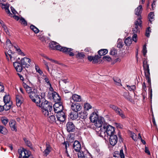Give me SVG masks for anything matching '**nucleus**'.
I'll use <instances>...</instances> for the list:
<instances>
[{
	"label": "nucleus",
	"mask_w": 158,
	"mask_h": 158,
	"mask_svg": "<svg viewBox=\"0 0 158 158\" xmlns=\"http://www.w3.org/2000/svg\"><path fill=\"white\" fill-rule=\"evenodd\" d=\"M29 96L31 101L41 108V111L45 116H48L51 114L52 110V104L44 99H41L37 89H33L32 91L29 94Z\"/></svg>",
	"instance_id": "1"
},
{
	"label": "nucleus",
	"mask_w": 158,
	"mask_h": 158,
	"mask_svg": "<svg viewBox=\"0 0 158 158\" xmlns=\"http://www.w3.org/2000/svg\"><path fill=\"white\" fill-rule=\"evenodd\" d=\"M115 128L112 126L107 125V124L104 125L102 128L99 130L98 132L100 136L102 137L114 135L115 133Z\"/></svg>",
	"instance_id": "2"
},
{
	"label": "nucleus",
	"mask_w": 158,
	"mask_h": 158,
	"mask_svg": "<svg viewBox=\"0 0 158 158\" xmlns=\"http://www.w3.org/2000/svg\"><path fill=\"white\" fill-rule=\"evenodd\" d=\"M134 27L132 29L133 33H139L140 32V29L142 28V21L141 18L139 17L135 21L134 23Z\"/></svg>",
	"instance_id": "3"
},
{
	"label": "nucleus",
	"mask_w": 158,
	"mask_h": 158,
	"mask_svg": "<svg viewBox=\"0 0 158 158\" xmlns=\"http://www.w3.org/2000/svg\"><path fill=\"white\" fill-rule=\"evenodd\" d=\"M53 108L55 112L56 113L62 111L63 107L62 102L55 103L53 106Z\"/></svg>",
	"instance_id": "4"
},
{
	"label": "nucleus",
	"mask_w": 158,
	"mask_h": 158,
	"mask_svg": "<svg viewBox=\"0 0 158 158\" xmlns=\"http://www.w3.org/2000/svg\"><path fill=\"white\" fill-rule=\"evenodd\" d=\"M23 67L28 68L31 64V60L26 57H24L21 59L20 62Z\"/></svg>",
	"instance_id": "5"
},
{
	"label": "nucleus",
	"mask_w": 158,
	"mask_h": 158,
	"mask_svg": "<svg viewBox=\"0 0 158 158\" xmlns=\"http://www.w3.org/2000/svg\"><path fill=\"white\" fill-rule=\"evenodd\" d=\"M81 108L82 107L81 104L77 102L75 103L72 102V105H71V109L74 112H77L78 111L81 110Z\"/></svg>",
	"instance_id": "6"
},
{
	"label": "nucleus",
	"mask_w": 158,
	"mask_h": 158,
	"mask_svg": "<svg viewBox=\"0 0 158 158\" xmlns=\"http://www.w3.org/2000/svg\"><path fill=\"white\" fill-rule=\"evenodd\" d=\"M105 122V120L104 118L102 117H100L95 122V126L98 128H102V127L104 125H106L104 124Z\"/></svg>",
	"instance_id": "7"
},
{
	"label": "nucleus",
	"mask_w": 158,
	"mask_h": 158,
	"mask_svg": "<svg viewBox=\"0 0 158 158\" xmlns=\"http://www.w3.org/2000/svg\"><path fill=\"white\" fill-rule=\"evenodd\" d=\"M109 142L111 145L114 146L118 142V139L116 134L109 136Z\"/></svg>",
	"instance_id": "8"
},
{
	"label": "nucleus",
	"mask_w": 158,
	"mask_h": 158,
	"mask_svg": "<svg viewBox=\"0 0 158 158\" xmlns=\"http://www.w3.org/2000/svg\"><path fill=\"white\" fill-rule=\"evenodd\" d=\"M56 117L58 120L61 122H64L66 118L65 114L63 111L57 113Z\"/></svg>",
	"instance_id": "9"
},
{
	"label": "nucleus",
	"mask_w": 158,
	"mask_h": 158,
	"mask_svg": "<svg viewBox=\"0 0 158 158\" xmlns=\"http://www.w3.org/2000/svg\"><path fill=\"white\" fill-rule=\"evenodd\" d=\"M13 64L17 72H20L22 71L23 69V66L20 62H19L18 61H17L14 63Z\"/></svg>",
	"instance_id": "10"
},
{
	"label": "nucleus",
	"mask_w": 158,
	"mask_h": 158,
	"mask_svg": "<svg viewBox=\"0 0 158 158\" xmlns=\"http://www.w3.org/2000/svg\"><path fill=\"white\" fill-rule=\"evenodd\" d=\"M73 148L76 152L81 150V146L80 142L77 140L75 141L73 144Z\"/></svg>",
	"instance_id": "11"
},
{
	"label": "nucleus",
	"mask_w": 158,
	"mask_h": 158,
	"mask_svg": "<svg viewBox=\"0 0 158 158\" xmlns=\"http://www.w3.org/2000/svg\"><path fill=\"white\" fill-rule=\"evenodd\" d=\"M52 98L55 103L61 102V98L59 95L56 92L53 91L52 93Z\"/></svg>",
	"instance_id": "12"
},
{
	"label": "nucleus",
	"mask_w": 158,
	"mask_h": 158,
	"mask_svg": "<svg viewBox=\"0 0 158 158\" xmlns=\"http://www.w3.org/2000/svg\"><path fill=\"white\" fill-rule=\"evenodd\" d=\"M72 94V98H70L71 103H72V101L76 102H80L81 101V97L80 96L78 95L77 94Z\"/></svg>",
	"instance_id": "13"
},
{
	"label": "nucleus",
	"mask_w": 158,
	"mask_h": 158,
	"mask_svg": "<svg viewBox=\"0 0 158 158\" xmlns=\"http://www.w3.org/2000/svg\"><path fill=\"white\" fill-rule=\"evenodd\" d=\"M87 113L85 111H81L78 113V118L81 120L85 119L87 115Z\"/></svg>",
	"instance_id": "14"
},
{
	"label": "nucleus",
	"mask_w": 158,
	"mask_h": 158,
	"mask_svg": "<svg viewBox=\"0 0 158 158\" xmlns=\"http://www.w3.org/2000/svg\"><path fill=\"white\" fill-rule=\"evenodd\" d=\"M99 118L96 113H93L89 117V118L91 122L94 123H95Z\"/></svg>",
	"instance_id": "15"
},
{
	"label": "nucleus",
	"mask_w": 158,
	"mask_h": 158,
	"mask_svg": "<svg viewBox=\"0 0 158 158\" xmlns=\"http://www.w3.org/2000/svg\"><path fill=\"white\" fill-rule=\"evenodd\" d=\"M46 148L44 151L43 152L44 153V156H47L51 152L52 148L50 145L47 143L46 144Z\"/></svg>",
	"instance_id": "16"
},
{
	"label": "nucleus",
	"mask_w": 158,
	"mask_h": 158,
	"mask_svg": "<svg viewBox=\"0 0 158 158\" xmlns=\"http://www.w3.org/2000/svg\"><path fill=\"white\" fill-rule=\"evenodd\" d=\"M142 5H139L135 10V14L136 15L139 16V17L141 18V14L142 13Z\"/></svg>",
	"instance_id": "17"
},
{
	"label": "nucleus",
	"mask_w": 158,
	"mask_h": 158,
	"mask_svg": "<svg viewBox=\"0 0 158 158\" xmlns=\"http://www.w3.org/2000/svg\"><path fill=\"white\" fill-rule=\"evenodd\" d=\"M22 98L20 95H17L16 97V105L18 106H20L22 103Z\"/></svg>",
	"instance_id": "18"
},
{
	"label": "nucleus",
	"mask_w": 158,
	"mask_h": 158,
	"mask_svg": "<svg viewBox=\"0 0 158 158\" xmlns=\"http://www.w3.org/2000/svg\"><path fill=\"white\" fill-rule=\"evenodd\" d=\"M70 118L73 120H75L78 118V113L77 112L71 111L70 113Z\"/></svg>",
	"instance_id": "19"
},
{
	"label": "nucleus",
	"mask_w": 158,
	"mask_h": 158,
	"mask_svg": "<svg viewBox=\"0 0 158 158\" xmlns=\"http://www.w3.org/2000/svg\"><path fill=\"white\" fill-rule=\"evenodd\" d=\"M77 154L78 158H88L87 156H86V154H85V151H83L82 150L78 152Z\"/></svg>",
	"instance_id": "20"
},
{
	"label": "nucleus",
	"mask_w": 158,
	"mask_h": 158,
	"mask_svg": "<svg viewBox=\"0 0 158 158\" xmlns=\"http://www.w3.org/2000/svg\"><path fill=\"white\" fill-rule=\"evenodd\" d=\"M23 85L28 94L31 92L32 91L33 89H35L34 88L32 89L31 87L28 86L24 82L23 83Z\"/></svg>",
	"instance_id": "21"
},
{
	"label": "nucleus",
	"mask_w": 158,
	"mask_h": 158,
	"mask_svg": "<svg viewBox=\"0 0 158 158\" xmlns=\"http://www.w3.org/2000/svg\"><path fill=\"white\" fill-rule=\"evenodd\" d=\"M16 122L14 120H11L10 121L9 125L12 131H16L17 129L15 126Z\"/></svg>",
	"instance_id": "22"
},
{
	"label": "nucleus",
	"mask_w": 158,
	"mask_h": 158,
	"mask_svg": "<svg viewBox=\"0 0 158 158\" xmlns=\"http://www.w3.org/2000/svg\"><path fill=\"white\" fill-rule=\"evenodd\" d=\"M123 96L127 100L131 101L132 99L131 97L129 95V93L128 92H124L123 93Z\"/></svg>",
	"instance_id": "23"
},
{
	"label": "nucleus",
	"mask_w": 158,
	"mask_h": 158,
	"mask_svg": "<svg viewBox=\"0 0 158 158\" xmlns=\"http://www.w3.org/2000/svg\"><path fill=\"white\" fill-rule=\"evenodd\" d=\"M146 79L149 85V89H150V98H152V90L151 88V80L150 77H146Z\"/></svg>",
	"instance_id": "24"
},
{
	"label": "nucleus",
	"mask_w": 158,
	"mask_h": 158,
	"mask_svg": "<svg viewBox=\"0 0 158 158\" xmlns=\"http://www.w3.org/2000/svg\"><path fill=\"white\" fill-rule=\"evenodd\" d=\"M12 102H9L5 103V105L3 106L4 110L7 111L10 110Z\"/></svg>",
	"instance_id": "25"
},
{
	"label": "nucleus",
	"mask_w": 158,
	"mask_h": 158,
	"mask_svg": "<svg viewBox=\"0 0 158 158\" xmlns=\"http://www.w3.org/2000/svg\"><path fill=\"white\" fill-rule=\"evenodd\" d=\"M107 52L108 50L106 49H101L98 51V54L101 56L106 55Z\"/></svg>",
	"instance_id": "26"
},
{
	"label": "nucleus",
	"mask_w": 158,
	"mask_h": 158,
	"mask_svg": "<svg viewBox=\"0 0 158 158\" xmlns=\"http://www.w3.org/2000/svg\"><path fill=\"white\" fill-rule=\"evenodd\" d=\"M23 139L27 145L28 147H30L31 149L33 150V148L32 147V144L31 142L25 138H24Z\"/></svg>",
	"instance_id": "27"
},
{
	"label": "nucleus",
	"mask_w": 158,
	"mask_h": 158,
	"mask_svg": "<svg viewBox=\"0 0 158 158\" xmlns=\"http://www.w3.org/2000/svg\"><path fill=\"white\" fill-rule=\"evenodd\" d=\"M143 67L144 70L149 69V64L145 58L144 59L143 61Z\"/></svg>",
	"instance_id": "28"
},
{
	"label": "nucleus",
	"mask_w": 158,
	"mask_h": 158,
	"mask_svg": "<svg viewBox=\"0 0 158 158\" xmlns=\"http://www.w3.org/2000/svg\"><path fill=\"white\" fill-rule=\"evenodd\" d=\"M124 43L126 46H130L132 43L131 37H129L127 38L124 41Z\"/></svg>",
	"instance_id": "29"
},
{
	"label": "nucleus",
	"mask_w": 158,
	"mask_h": 158,
	"mask_svg": "<svg viewBox=\"0 0 158 158\" xmlns=\"http://www.w3.org/2000/svg\"><path fill=\"white\" fill-rule=\"evenodd\" d=\"M149 20L152 23V22L154 20V14L153 12H150L148 15Z\"/></svg>",
	"instance_id": "30"
},
{
	"label": "nucleus",
	"mask_w": 158,
	"mask_h": 158,
	"mask_svg": "<svg viewBox=\"0 0 158 158\" xmlns=\"http://www.w3.org/2000/svg\"><path fill=\"white\" fill-rule=\"evenodd\" d=\"M57 44L58 43L55 41H53L50 42L49 44L50 48L52 50H55V47Z\"/></svg>",
	"instance_id": "31"
},
{
	"label": "nucleus",
	"mask_w": 158,
	"mask_h": 158,
	"mask_svg": "<svg viewBox=\"0 0 158 158\" xmlns=\"http://www.w3.org/2000/svg\"><path fill=\"white\" fill-rule=\"evenodd\" d=\"M7 132V130L5 127L0 125V133L3 134H6Z\"/></svg>",
	"instance_id": "32"
},
{
	"label": "nucleus",
	"mask_w": 158,
	"mask_h": 158,
	"mask_svg": "<svg viewBox=\"0 0 158 158\" xmlns=\"http://www.w3.org/2000/svg\"><path fill=\"white\" fill-rule=\"evenodd\" d=\"M117 47L119 48H122L123 46V43L121 39H118L117 42Z\"/></svg>",
	"instance_id": "33"
},
{
	"label": "nucleus",
	"mask_w": 158,
	"mask_h": 158,
	"mask_svg": "<svg viewBox=\"0 0 158 158\" xmlns=\"http://www.w3.org/2000/svg\"><path fill=\"white\" fill-rule=\"evenodd\" d=\"M30 28L35 33H37L39 32L38 29L33 25H31Z\"/></svg>",
	"instance_id": "34"
},
{
	"label": "nucleus",
	"mask_w": 158,
	"mask_h": 158,
	"mask_svg": "<svg viewBox=\"0 0 158 158\" xmlns=\"http://www.w3.org/2000/svg\"><path fill=\"white\" fill-rule=\"evenodd\" d=\"M63 144L65 146V148L66 149L65 152L67 154V156H69V155L68 153V151L67 150V148L68 147H68L69 146V143L68 141H64V142L63 143Z\"/></svg>",
	"instance_id": "35"
},
{
	"label": "nucleus",
	"mask_w": 158,
	"mask_h": 158,
	"mask_svg": "<svg viewBox=\"0 0 158 158\" xmlns=\"http://www.w3.org/2000/svg\"><path fill=\"white\" fill-rule=\"evenodd\" d=\"M3 101L4 103L12 102L10 101V97L9 96L5 95L3 98Z\"/></svg>",
	"instance_id": "36"
},
{
	"label": "nucleus",
	"mask_w": 158,
	"mask_h": 158,
	"mask_svg": "<svg viewBox=\"0 0 158 158\" xmlns=\"http://www.w3.org/2000/svg\"><path fill=\"white\" fill-rule=\"evenodd\" d=\"M119 111L117 113V114L119 115V116H120L122 118H125L126 117V116L124 114L123 111L122 110L120 109V110H119Z\"/></svg>",
	"instance_id": "37"
},
{
	"label": "nucleus",
	"mask_w": 158,
	"mask_h": 158,
	"mask_svg": "<svg viewBox=\"0 0 158 158\" xmlns=\"http://www.w3.org/2000/svg\"><path fill=\"white\" fill-rule=\"evenodd\" d=\"M20 21L21 23L24 26H25L27 25V23L25 19L22 17L20 19Z\"/></svg>",
	"instance_id": "38"
},
{
	"label": "nucleus",
	"mask_w": 158,
	"mask_h": 158,
	"mask_svg": "<svg viewBox=\"0 0 158 158\" xmlns=\"http://www.w3.org/2000/svg\"><path fill=\"white\" fill-rule=\"evenodd\" d=\"M113 80L115 82H116V84L118 86L122 85L121 84V80L118 78H113Z\"/></svg>",
	"instance_id": "39"
},
{
	"label": "nucleus",
	"mask_w": 158,
	"mask_h": 158,
	"mask_svg": "<svg viewBox=\"0 0 158 158\" xmlns=\"http://www.w3.org/2000/svg\"><path fill=\"white\" fill-rule=\"evenodd\" d=\"M75 130L74 125L72 122H70V132H74Z\"/></svg>",
	"instance_id": "40"
},
{
	"label": "nucleus",
	"mask_w": 158,
	"mask_h": 158,
	"mask_svg": "<svg viewBox=\"0 0 158 158\" xmlns=\"http://www.w3.org/2000/svg\"><path fill=\"white\" fill-rule=\"evenodd\" d=\"M91 108L92 106L89 103H87L84 104V108L85 110H88Z\"/></svg>",
	"instance_id": "41"
},
{
	"label": "nucleus",
	"mask_w": 158,
	"mask_h": 158,
	"mask_svg": "<svg viewBox=\"0 0 158 158\" xmlns=\"http://www.w3.org/2000/svg\"><path fill=\"white\" fill-rule=\"evenodd\" d=\"M146 46L147 45L146 44L144 45L143 46V49L142 50L143 55L144 56H145L146 53H147Z\"/></svg>",
	"instance_id": "42"
},
{
	"label": "nucleus",
	"mask_w": 158,
	"mask_h": 158,
	"mask_svg": "<svg viewBox=\"0 0 158 158\" xmlns=\"http://www.w3.org/2000/svg\"><path fill=\"white\" fill-rule=\"evenodd\" d=\"M85 56L84 53L83 52H79L76 56L77 58H84Z\"/></svg>",
	"instance_id": "43"
},
{
	"label": "nucleus",
	"mask_w": 158,
	"mask_h": 158,
	"mask_svg": "<svg viewBox=\"0 0 158 158\" xmlns=\"http://www.w3.org/2000/svg\"><path fill=\"white\" fill-rule=\"evenodd\" d=\"M24 156L23 157V158H26V157H27L28 156H30V152L29 151L26 150L25 149H24Z\"/></svg>",
	"instance_id": "44"
},
{
	"label": "nucleus",
	"mask_w": 158,
	"mask_h": 158,
	"mask_svg": "<svg viewBox=\"0 0 158 158\" xmlns=\"http://www.w3.org/2000/svg\"><path fill=\"white\" fill-rule=\"evenodd\" d=\"M150 27H148L146 29L145 33V35L148 37L150 36V33L151 32V31L150 30Z\"/></svg>",
	"instance_id": "45"
},
{
	"label": "nucleus",
	"mask_w": 158,
	"mask_h": 158,
	"mask_svg": "<svg viewBox=\"0 0 158 158\" xmlns=\"http://www.w3.org/2000/svg\"><path fill=\"white\" fill-rule=\"evenodd\" d=\"M100 57H99L98 55L95 56L94 57V58L93 59L92 61L93 63L94 64L97 63L98 62V59L100 58Z\"/></svg>",
	"instance_id": "46"
},
{
	"label": "nucleus",
	"mask_w": 158,
	"mask_h": 158,
	"mask_svg": "<svg viewBox=\"0 0 158 158\" xmlns=\"http://www.w3.org/2000/svg\"><path fill=\"white\" fill-rule=\"evenodd\" d=\"M127 86L128 88V89L130 91H134L136 89V87L135 85L130 86L128 85H127Z\"/></svg>",
	"instance_id": "47"
},
{
	"label": "nucleus",
	"mask_w": 158,
	"mask_h": 158,
	"mask_svg": "<svg viewBox=\"0 0 158 158\" xmlns=\"http://www.w3.org/2000/svg\"><path fill=\"white\" fill-rule=\"evenodd\" d=\"M145 77H150L149 69L144 70Z\"/></svg>",
	"instance_id": "48"
},
{
	"label": "nucleus",
	"mask_w": 158,
	"mask_h": 158,
	"mask_svg": "<svg viewBox=\"0 0 158 158\" xmlns=\"http://www.w3.org/2000/svg\"><path fill=\"white\" fill-rule=\"evenodd\" d=\"M35 69L36 70V71L40 75L42 74L43 73V72L41 70H40L38 67V66L35 65Z\"/></svg>",
	"instance_id": "49"
},
{
	"label": "nucleus",
	"mask_w": 158,
	"mask_h": 158,
	"mask_svg": "<svg viewBox=\"0 0 158 158\" xmlns=\"http://www.w3.org/2000/svg\"><path fill=\"white\" fill-rule=\"evenodd\" d=\"M131 137L135 141L137 140V136L134 133L131 134Z\"/></svg>",
	"instance_id": "50"
},
{
	"label": "nucleus",
	"mask_w": 158,
	"mask_h": 158,
	"mask_svg": "<svg viewBox=\"0 0 158 158\" xmlns=\"http://www.w3.org/2000/svg\"><path fill=\"white\" fill-rule=\"evenodd\" d=\"M14 47L16 49V51L19 52V54L22 56H24L25 55L24 53L22 52L20 49L19 48H17L15 46H14Z\"/></svg>",
	"instance_id": "51"
},
{
	"label": "nucleus",
	"mask_w": 158,
	"mask_h": 158,
	"mask_svg": "<svg viewBox=\"0 0 158 158\" xmlns=\"http://www.w3.org/2000/svg\"><path fill=\"white\" fill-rule=\"evenodd\" d=\"M117 53V51L114 49H112L111 50L110 54L112 55H114Z\"/></svg>",
	"instance_id": "52"
},
{
	"label": "nucleus",
	"mask_w": 158,
	"mask_h": 158,
	"mask_svg": "<svg viewBox=\"0 0 158 158\" xmlns=\"http://www.w3.org/2000/svg\"><path fill=\"white\" fill-rule=\"evenodd\" d=\"M1 7L2 8V9H5V10H6L7 8H9V4L6 5L2 3H1Z\"/></svg>",
	"instance_id": "53"
},
{
	"label": "nucleus",
	"mask_w": 158,
	"mask_h": 158,
	"mask_svg": "<svg viewBox=\"0 0 158 158\" xmlns=\"http://www.w3.org/2000/svg\"><path fill=\"white\" fill-rule=\"evenodd\" d=\"M1 120L2 123L5 125H6L9 121L8 119L7 118H2Z\"/></svg>",
	"instance_id": "54"
},
{
	"label": "nucleus",
	"mask_w": 158,
	"mask_h": 158,
	"mask_svg": "<svg viewBox=\"0 0 158 158\" xmlns=\"http://www.w3.org/2000/svg\"><path fill=\"white\" fill-rule=\"evenodd\" d=\"M62 47H61L60 44H58L56 45V46L55 47V50L61 51V49H62Z\"/></svg>",
	"instance_id": "55"
},
{
	"label": "nucleus",
	"mask_w": 158,
	"mask_h": 158,
	"mask_svg": "<svg viewBox=\"0 0 158 158\" xmlns=\"http://www.w3.org/2000/svg\"><path fill=\"white\" fill-rule=\"evenodd\" d=\"M103 59L104 60H107L108 61H110L111 59V58L109 56H103Z\"/></svg>",
	"instance_id": "56"
},
{
	"label": "nucleus",
	"mask_w": 158,
	"mask_h": 158,
	"mask_svg": "<svg viewBox=\"0 0 158 158\" xmlns=\"http://www.w3.org/2000/svg\"><path fill=\"white\" fill-rule=\"evenodd\" d=\"M68 48L66 47H62V49L60 51H62L63 52L67 53H68Z\"/></svg>",
	"instance_id": "57"
},
{
	"label": "nucleus",
	"mask_w": 158,
	"mask_h": 158,
	"mask_svg": "<svg viewBox=\"0 0 158 158\" xmlns=\"http://www.w3.org/2000/svg\"><path fill=\"white\" fill-rule=\"evenodd\" d=\"M133 35L132 37V40L134 41L135 42H137V33H133Z\"/></svg>",
	"instance_id": "58"
},
{
	"label": "nucleus",
	"mask_w": 158,
	"mask_h": 158,
	"mask_svg": "<svg viewBox=\"0 0 158 158\" xmlns=\"http://www.w3.org/2000/svg\"><path fill=\"white\" fill-rule=\"evenodd\" d=\"M4 29L6 33L8 35H9L10 33L9 31L7 29V27L5 26H4L3 27H2Z\"/></svg>",
	"instance_id": "59"
},
{
	"label": "nucleus",
	"mask_w": 158,
	"mask_h": 158,
	"mask_svg": "<svg viewBox=\"0 0 158 158\" xmlns=\"http://www.w3.org/2000/svg\"><path fill=\"white\" fill-rule=\"evenodd\" d=\"M49 118L51 121V122H54L55 121L56 118L54 115H51L49 117Z\"/></svg>",
	"instance_id": "60"
},
{
	"label": "nucleus",
	"mask_w": 158,
	"mask_h": 158,
	"mask_svg": "<svg viewBox=\"0 0 158 158\" xmlns=\"http://www.w3.org/2000/svg\"><path fill=\"white\" fill-rule=\"evenodd\" d=\"M6 45L9 47L12 46V44L11 41L9 39L7 40L6 41Z\"/></svg>",
	"instance_id": "61"
},
{
	"label": "nucleus",
	"mask_w": 158,
	"mask_h": 158,
	"mask_svg": "<svg viewBox=\"0 0 158 158\" xmlns=\"http://www.w3.org/2000/svg\"><path fill=\"white\" fill-rule=\"evenodd\" d=\"M120 156L121 158H124L125 156L123 152V149H121L120 151Z\"/></svg>",
	"instance_id": "62"
},
{
	"label": "nucleus",
	"mask_w": 158,
	"mask_h": 158,
	"mask_svg": "<svg viewBox=\"0 0 158 158\" xmlns=\"http://www.w3.org/2000/svg\"><path fill=\"white\" fill-rule=\"evenodd\" d=\"M24 148H23V149L22 150H20H20L19 149L18 150V152L19 153V156H20L21 157H22V154L23 153H24Z\"/></svg>",
	"instance_id": "63"
},
{
	"label": "nucleus",
	"mask_w": 158,
	"mask_h": 158,
	"mask_svg": "<svg viewBox=\"0 0 158 158\" xmlns=\"http://www.w3.org/2000/svg\"><path fill=\"white\" fill-rule=\"evenodd\" d=\"M156 0H154L152 4V7L153 10H154L156 7Z\"/></svg>",
	"instance_id": "64"
}]
</instances>
